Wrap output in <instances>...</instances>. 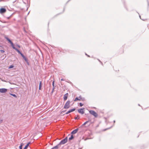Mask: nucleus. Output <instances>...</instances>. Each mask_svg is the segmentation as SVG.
Listing matches in <instances>:
<instances>
[{
    "mask_svg": "<svg viewBox=\"0 0 149 149\" xmlns=\"http://www.w3.org/2000/svg\"><path fill=\"white\" fill-rule=\"evenodd\" d=\"M70 101H68L65 103L63 107L65 109H68L70 107Z\"/></svg>",
    "mask_w": 149,
    "mask_h": 149,
    "instance_id": "obj_2",
    "label": "nucleus"
},
{
    "mask_svg": "<svg viewBox=\"0 0 149 149\" xmlns=\"http://www.w3.org/2000/svg\"><path fill=\"white\" fill-rule=\"evenodd\" d=\"M139 17H140V19H141V16L139 15Z\"/></svg>",
    "mask_w": 149,
    "mask_h": 149,
    "instance_id": "obj_37",
    "label": "nucleus"
},
{
    "mask_svg": "<svg viewBox=\"0 0 149 149\" xmlns=\"http://www.w3.org/2000/svg\"><path fill=\"white\" fill-rule=\"evenodd\" d=\"M86 55L87 56H88L89 57V55H88L87 54H86Z\"/></svg>",
    "mask_w": 149,
    "mask_h": 149,
    "instance_id": "obj_36",
    "label": "nucleus"
},
{
    "mask_svg": "<svg viewBox=\"0 0 149 149\" xmlns=\"http://www.w3.org/2000/svg\"><path fill=\"white\" fill-rule=\"evenodd\" d=\"M68 93H67L64 95L63 96V100L64 101L66 100L67 99L68 97Z\"/></svg>",
    "mask_w": 149,
    "mask_h": 149,
    "instance_id": "obj_7",
    "label": "nucleus"
},
{
    "mask_svg": "<svg viewBox=\"0 0 149 149\" xmlns=\"http://www.w3.org/2000/svg\"><path fill=\"white\" fill-rule=\"evenodd\" d=\"M75 110V109L73 108L72 109H70V112H72L74 111Z\"/></svg>",
    "mask_w": 149,
    "mask_h": 149,
    "instance_id": "obj_20",
    "label": "nucleus"
},
{
    "mask_svg": "<svg viewBox=\"0 0 149 149\" xmlns=\"http://www.w3.org/2000/svg\"><path fill=\"white\" fill-rule=\"evenodd\" d=\"M67 141L68 137H66L65 139L62 140L58 144L61 146V144H64L67 142Z\"/></svg>",
    "mask_w": 149,
    "mask_h": 149,
    "instance_id": "obj_1",
    "label": "nucleus"
},
{
    "mask_svg": "<svg viewBox=\"0 0 149 149\" xmlns=\"http://www.w3.org/2000/svg\"><path fill=\"white\" fill-rule=\"evenodd\" d=\"M98 60L102 64V63L99 59H98Z\"/></svg>",
    "mask_w": 149,
    "mask_h": 149,
    "instance_id": "obj_33",
    "label": "nucleus"
},
{
    "mask_svg": "<svg viewBox=\"0 0 149 149\" xmlns=\"http://www.w3.org/2000/svg\"><path fill=\"white\" fill-rule=\"evenodd\" d=\"M16 46L19 48H20V46L18 45H17Z\"/></svg>",
    "mask_w": 149,
    "mask_h": 149,
    "instance_id": "obj_30",
    "label": "nucleus"
},
{
    "mask_svg": "<svg viewBox=\"0 0 149 149\" xmlns=\"http://www.w3.org/2000/svg\"><path fill=\"white\" fill-rule=\"evenodd\" d=\"M61 81H64V80L63 79H61Z\"/></svg>",
    "mask_w": 149,
    "mask_h": 149,
    "instance_id": "obj_35",
    "label": "nucleus"
},
{
    "mask_svg": "<svg viewBox=\"0 0 149 149\" xmlns=\"http://www.w3.org/2000/svg\"><path fill=\"white\" fill-rule=\"evenodd\" d=\"M10 95H11L12 96H13L14 97H15L16 98L17 97V96L16 95H15V94H12V93H10Z\"/></svg>",
    "mask_w": 149,
    "mask_h": 149,
    "instance_id": "obj_17",
    "label": "nucleus"
},
{
    "mask_svg": "<svg viewBox=\"0 0 149 149\" xmlns=\"http://www.w3.org/2000/svg\"><path fill=\"white\" fill-rule=\"evenodd\" d=\"M142 19L143 20H144V19Z\"/></svg>",
    "mask_w": 149,
    "mask_h": 149,
    "instance_id": "obj_42",
    "label": "nucleus"
},
{
    "mask_svg": "<svg viewBox=\"0 0 149 149\" xmlns=\"http://www.w3.org/2000/svg\"><path fill=\"white\" fill-rule=\"evenodd\" d=\"M30 142H29L25 146L24 148V149H26L29 146V144H30Z\"/></svg>",
    "mask_w": 149,
    "mask_h": 149,
    "instance_id": "obj_14",
    "label": "nucleus"
},
{
    "mask_svg": "<svg viewBox=\"0 0 149 149\" xmlns=\"http://www.w3.org/2000/svg\"><path fill=\"white\" fill-rule=\"evenodd\" d=\"M7 91V89L6 88H0V92L1 93H5Z\"/></svg>",
    "mask_w": 149,
    "mask_h": 149,
    "instance_id": "obj_5",
    "label": "nucleus"
},
{
    "mask_svg": "<svg viewBox=\"0 0 149 149\" xmlns=\"http://www.w3.org/2000/svg\"><path fill=\"white\" fill-rule=\"evenodd\" d=\"M39 90H40L41 89V87H39Z\"/></svg>",
    "mask_w": 149,
    "mask_h": 149,
    "instance_id": "obj_34",
    "label": "nucleus"
},
{
    "mask_svg": "<svg viewBox=\"0 0 149 149\" xmlns=\"http://www.w3.org/2000/svg\"><path fill=\"white\" fill-rule=\"evenodd\" d=\"M61 147L58 144L56 145L55 146L53 147L51 149H58V148H60Z\"/></svg>",
    "mask_w": 149,
    "mask_h": 149,
    "instance_id": "obj_8",
    "label": "nucleus"
},
{
    "mask_svg": "<svg viewBox=\"0 0 149 149\" xmlns=\"http://www.w3.org/2000/svg\"><path fill=\"white\" fill-rule=\"evenodd\" d=\"M0 52L1 53H4L5 52L3 50H1Z\"/></svg>",
    "mask_w": 149,
    "mask_h": 149,
    "instance_id": "obj_25",
    "label": "nucleus"
},
{
    "mask_svg": "<svg viewBox=\"0 0 149 149\" xmlns=\"http://www.w3.org/2000/svg\"><path fill=\"white\" fill-rule=\"evenodd\" d=\"M80 100V99H79V98L78 97H76L75 98L74 100V101H76L77 100Z\"/></svg>",
    "mask_w": 149,
    "mask_h": 149,
    "instance_id": "obj_18",
    "label": "nucleus"
},
{
    "mask_svg": "<svg viewBox=\"0 0 149 149\" xmlns=\"http://www.w3.org/2000/svg\"><path fill=\"white\" fill-rule=\"evenodd\" d=\"M3 1V0H0V1Z\"/></svg>",
    "mask_w": 149,
    "mask_h": 149,
    "instance_id": "obj_38",
    "label": "nucleus"
},
{
    "mask_svg": "<svg viewBox=\"0 0 149 149\" xmlns=\"http://www.w3.org/2000/svg\"><path fill=\"white\" fill-rule=\"evenodd\" d=\"M89 112L91 114L94 116L95 117H97L98 116L97 114L93 110H90L89 111Z\"/></svg>",
    "mask_w": 149,
    "mask_h": 149,
    "instance_id": "obj_3",
    "label": "nucleus"
},
{
    "mask_svg": "<svg viewBox=\"0 0 149 149\" xmlns=\"http://www.w3.org/2000/svg\"><path fill=\"white\" fill-rule=\"evenodd\" d=\"M54 81H53V82H52V86H53V87H54Z\"/></svg>",
    "mask_w": 149,
    "mask_h": 149,
    "instance_id": "obj_28",
    "label": "nucleus"
},
{
    "mask_svg": "<svg viewBox=\"0 0 149 149\" xmlns=\"http://www.w3.org/2000/svg\"><path fill=\"white\" fill-rule=\"evenodd\" d=\"M14 49H15L17 52L20 55L21 54H22V53L18 49H17V48H15Z\"/></svg>",
    "mask_w": 149,
    "mask_h": 149,
    "instance_id": "obj_11",
    "label": "nucleus"
},
{
    "mask_svg": "<svg viewBox=\"0 0 149 149\" xmlns=\"http://www.w3.org/2000/svg\"><path fill=\"white\" fill-rule=\"evenodd\" d=\"M3 122V120H0V124L1 123Z\"/></svg>",
    "mask_w": 149,
    "mask_h": 149,
    "instance_id": "obj_32",
    "label": "nucleus"
},
{
    "mask_svg": "<svg viewBox=\"0 0 149 149\" xmlns=\"http://www.w3.org/2000/svg\"><path fill=\"white\" fill-rule=\"evenodd\" d=\"M54 88H55L54 87H53V88L52 89V91L51 92L52 93H53V92Z\"/></svg>",
    "mask_w": 149,
    "mask_h": 149,
    "instance_id": "obj_27",
    "label": "nucleus"
},
{
    "mask_svg": "<svg viewBox=\"0 0 149 149\" xmlns=\"http://www.w3.org/2000/svg\"><path fill=\"white\" fill-rule=\"evenodd\" d=\"M78 128L76 129L73 130L71 134H76L78 131Z\"/></svg>",
    "mask_w": 149,
    "mask_h": 149,
    "instance_id": "obj_9",
    "label": "nucleus"
},
{
    "mask_svg": "<svg viewBox=\"0 0 149 149\" xmlns=\"http://www.w3.org/2000/svg\"><path fill=\"white\" fill-rule=\"evenodd\" d=\"M113 122H114V123H115V120H114Z\"/></svg>",
    "mask_w": 149,
    "mask_h": 149,
    "instance_id": "obj_40",
    "label": "nucleus"
},
{
    "mask_svg": "<svg viewBox=\"0 0 149 149\" xmlns=\"http://www.w3.org/2000/svg\"><path fill=\"white\" fill-rule=\"evenodd\" d=\"M6 11V10L5 8H2L0 9V13H4Z\"/></svg>",
    "mask_w": 149,
    "mask_h": 149,
    "instance_id": "obj_6",
    "label": "nucleus"
},
{
    "mask_svg": "<svg viewBox=\"0 0 149 149\" xmlns=\"http://www.w3.org/2000/svg\"><path fill=\"white\" fill-rule=\"evenodd\" d=\"M42 86V81H40V82L39 87L41 88Z\"/></svg>",
    "mask_w": 149,
    "mask_h": 149,
    "instance_id": "obj_21",
    "label": "nucleus"
},
{
    "mask_svg": "<svg viewBox=\"0 0 149 149\" xmlns=\"http://www.w3.org/2000/svg\"><path fill=\"white\" fill-rule=\"evenodd\" d=\"M23 145L22 143V144L21 145L19 146V148L20 149H22V146Z\"/></svg>",
    "mask_w": 149,
    "mask_h": 149,
    "instance_id": "obj_23",
    "label": "nucleus"
},
{
    "mask_svg": "<svg viewBox=\"0 0 149 149\" xmlns=\"http://www.w3.org/2000/svg\"><path fill=\"white\" fill-rule=\"evenodd\" d=\"M13 67H14V66L13 65H11L8 68H12Z\"/></svg>",
    "mask_w": 149,
    "mask_h": 149,
    "instance_id": "obj_22",
    "label": "nucleus"
},
{
    "mask_svg": "<svg viewBox=\"0 0 149 149\" xmlns=\"http://www.w3.org/2000/svg\"><path fill=\"white\" fill-rule=\"evenodd\" d=\"M10 17H7V18L9 19Z\"/></svg>",
    "mask_w": 149,
    "mask_h": 149,
    "instance_id": "obj_39",
    "label": "nucleus"
},
{
    "mask_svg": "<svg viewBox=\"0 0 149 149\" xmlns=\"http://www.w3.org/2000/svg\"><path fill=\"white\" fill-rule=\"evenodd\" d=\"M71 112L70 111V110H69L65 114H67Z\"/></svg>",
    "mask_w": 149,
    "mask_h": 149,
    "instance_id": "obj_24",
    "label": "nucleus"
},
{
    "mask_svg": "<svg viewBox=\"0 0 149 149\" xmlns=\"http://www.w3.org/2000/svg\"><path fill=\"white\" fill-rule=\"evenodd\" d=\"M79 105L80 107H82V106H83V104H82L81 103H79Z\"/></svg>",
    "mask_w": 149,
    "mask_h": 149,
    "instance_id": "obj_26",
    "label": "nucleus"
},
{
    "mask_svg": "<svg viewBox=\"0 0 149 149\" xmlns=\"http://www.w3.org/2000/svg\"><path fill=\"white\" fill-rule=\"evenodd\" d=\"M74 119L75 120L79 119V118H78L77 117H76L75 118H74Z\"/></svg>",
    "mask_w": 149,
    "mask_h": 149,
    "instance_id": "obj_29",
    "label": "nucleus"
},
{
    "mask_svg": "<svg viewBox=\"0 0 149 149\" xmlns=\"http://www.w3.org/2000/svg\"><path fill=\"white\" fill-rule=\"evenodd\" d=\"M10 43L11 44V45L12 47V48L14 49L16 47H15L14 46V45L13 44V42H10Z\"/></svg>",
    "mask_w": 149,
    "mask_h": 149,
    "instance_id": "obj_12",
    "label": "nucleus"
},
{
    "mask_svg": "<svg viewBox=\"0 0 149 149\" xmlns=\"http://www.w3.org/2000/svg\"><path fill=\"white\" fill-rule=\"evenodd\" d=\"M21 55L22 56V58H23V59L25 60V61L26 62H27L28 60H27V58H26V57H25L22 54H21Z\"/></svg>",
    "mask_w": 149,
    "mask_h": 149,
    "instance_id": "obj_10",
    "label": "nucleus"
},
{
    "mask_svg": "<svg viewBox=\"0 0 149 149\" xmlns=\"http://www.w3.org/2000/svg\"><path fill=\"white\" fill-rule=\"evenodd\" d=\"M5 38L8 41L9 43H10V42H11L12 41L8 38L6 37H5Z\"/></svg>",
    "mask_w": 149,
    "mask_h": 149,
    "instance_id": "obj_15",
    "label": "nucleus"
},
{
    "mask_svg": "<svg viewBox=\"0 0 149 149\" xmlns=\"http://www.w3.org/2000/svg\"><path fill=\"white\" fill-rule=\"evenodd\" d=\"M79 99H80V100L81 99V98H82L81 96V95L79 96Z\"/></svg>",
    "mask_w": 149,
    "mask_h": 149,
    "instance_id": "obj_31",
    "label": "nucleus"
},
{
    "mask_svg": "<svg viewBox=\"0 0 149 149\" xmlns=\"http://www.w3.org/2000/svg\"><path fill=\"white\" fill-rule=\"evenodd\" d=\"M138 105L139 106H140L139 104H138Z\"/></svg>",
    "mask_w": 149,
    "mask_h": 149,
    "instance_id": "obj_41",
    "label": "nucleus"
},
{
    "mask_svg": "<svg viewBox=\"0 0 149 149\" xmlns=\"http://www.w3.org/2000/svg\"><path fill=\"white\" fill-rule=\"evenodd\" d=\"M10 43L11 44V45L12 47V48L14 49L16 47H15L14 46V45L13 44V42H10Z\"/></svg>",
    "mask_w": 149,
    "mask_h": 149,
    "instance_id": "obj_13",
    "label": "nucleus"
},
{
    "mask_svg": "<svg viewBox=\"0 0 149 149\" xmlns=\"http://www.w3.org/2000/svg\"><path fill=\"white\" fill-rule=\"evenodd\" d=\"M88 122H89V121H86V122H85L82 125V126H83L84 125L86 124L87 123H88Z\"/></svg>",
    "mask_w": 149,
    "mask_h": 149,
    "instance_id": "obj_19",
    "label": "nucleus"
},
{
    "mask_svg": "<svg viewBox=\"0 0 149 149\" xmlns=\"http://www.w3.org/2000/svg\"><path fill=\"white\" fill-rule=\"evenodd\" d=\"M74 138V136L73 135H72L69 138V140H72V139H73Z\"/></svg>",
    "mask_w": 149,
    "mask_h": 149,
    "instance_id": "obj_16",
    "label": "nucleus"
},
{
    "mask_svg": "<svg viewBox=\"0 0 149 149\" xmlns=\"http://www.w3.org/2000/svg\"><path fill=\"white\" fill-rule=\"evenodd\" d=\"M84 108L79 109L78 110V112L82 114H83L84 113Z\"/></svg>",
    "mask_w": 149,
    "mask_h": 149,
    "instance_id": "obj_4",
    "label": "nucleus"
}]
</instances>
